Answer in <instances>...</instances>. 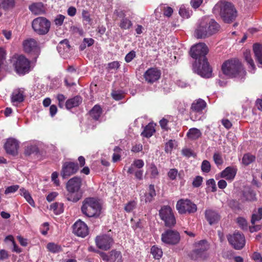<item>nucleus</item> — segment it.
Here are the masks:
<instances>
[{
	"label": "nucleus",
	"mask_w": 262,
	"mask_h": 262,
	"mask_svg": "<svg viewBox=\"0 0 262 262\" xmlns=\"http://www.w3.org/2000/svg\"><path fill=\"white\" fill-rule=\"evenodd\" d=\"M73 233L78 236L84 237L89 234L86 224L81 220L76 222L73 226Z\"/></svg>",
	"instance_id": "dca6fc26"
},
{
	"label": "nucleus",
	"mask_w": 262,
	"mask_h": 262,
	"mask_svg": "<svg viewBox=\"0 0 262 262\" xmlns=\"http://www.w3.org/2000/svg\"><path fill=\"white\" fill-rule=\"evenodd\" d=\"M23 46L24 51L29 53L37 50L38 46L34 39L28 38L23 41Z\"/></svg>",
	"instance_id": "412c9836"
},
{
	"label": "nucleus",
	"mask_w": 262,
	"mask_h": 262,
	"mask_svg": "<svg viewBox=\"0 0 262 262\" xmlns=\"http://www.w3.org/2000/svg\"><path fill=\"white\" fill-rule=\"evenodd\" d=\"M66 198L69 201L77 202L82 198V193L81 191H68Z\"/></svg>",
	"instance_id": "393cba45"
},
{
	"label": "nucleus",
	"mask_w": 262,
	"mask_h": 262,
	"mask_svg": "<svg viewBox=\"0 0 262 262\" xmlns=\"http://www.w3.org/2000/svg\"><path fill=\"white\" fill-rule=\"evenodd\" d=\"M180 240V235L176 230L168 229L164 231L161 235L162 242L167 245H175Z\"/></svg>",
	"instance_id": "9d476101"
},
{
	"label": "nucleus",
	"mask_w": 262,
	"mask_h": 262,
	"mask_svg": "<svg viewBox=\"0 0 262 262\" xmlns=\"http://www.w3.org/2000/svg\"><path fill=\"white\" fill-rule=\"evenodd\" d=\"M19 191L20 195L23 196L32 206H34V202L29 192L24 188L20 189Z\"/></svg>",
	"instance_id": "58836bf2"
},
{
	"label": "nucleus",
	"mask_w": 262,
	"mask_h": 262,
	"mask_svg": "<svg viewBox=\"0 0 262 262\" xmlns=\"http://www.w3.org/2000/svg\"><path fill=\"white\" fill-rule=\"evenodd\" d=\"M32 26L34 31L38 34L45 35L50 30L51 23L45 17H38L33 20Z\"/></svg>",
	"instance_id": "39448f33"
},
{
	"label": "nucleus",
	"mask_w": 262,
	"mask_h": 262,
	"mask_svg": "<svg viewBox=\"0 0 262 262\" xmlns=\"http://www.w3.org/2000/svg\"><path fill=\"white\" fill-rule=\"evenodd\" d=\"M95 243L99 249L107 250L111 248L113 243V239L108 235L102 234L96 237Z\"/></svg>",
	"instance_id": "4468645a"
},
{
	"label": "nucleus",
	"mask_w": 262,
	"mask_h": 262,
	"mask_svg": "<svg viewBox=\"0 0 262 262\" xmlns=\"http://www.w3.org/2000/svg\"><path fill=\"white\" fill-rule=\"evenodd\" d=\"M47 248L49 251L53 253H58L62 251L61 246L54 243H48L47 245Z\"/></svg>",
	"instance_id": "ea45409f"
},
{
	"label": "nucleus",
	"mask_w": 262,
	"mask_h": 262,
	"mask_svg": "<svg viewBox=\"0 0 262 262\" xmlns=\"http://www.w3.org/2000/svg\"><path fill=\"white\" fill-rule=\"evenodd\" d=\"M229 243L236 250L242 249L245 245L246 240L244 235L238 231L227 236Z\"/></svg>",
	"instance_id": "f8f14e48"
},
{
	"label": "nucleus",
	"mask_w": 262,
	"mask_h": 262,
	"mask_svg": "<svg viewBox=\"0 0 262 262\" xmlns=\"http://www.w3.org/2000/svg\"><path fill=\"white\" fill-rule=\"evenodd\" d=\"M155 131L154 124L149 123L144 127L143 131L141 133V136L144 137L149 138L152 136Z\"/></svg>",
	"instance_id": "c756f323"
},
{
	"label": "nucleus",
	"mask_w": 262,
	"mask_h": 262,
	"mask_svg": "<svg viewBox=\"0 0 262 262\" xmlns=\"http://www.w3.org/2000/svg\"><path fill=\"white\" fill-rule=\"evenodd\" d=\"M255 160V157L252 155L247 154L244 155L243 158V163L246 165H248L253 162Z\"/></svg>",
	"instance_id": "09e8293b"
},
{
	"label": "nucleus",
	"mask_w": 262,
	"mask_h": 262,
	"mask_svg": "<svg viewBox=\"0 0 262 262\" xmlns=\"http://www.w3.org/2000/svg\"><path fill=\"white\" fill-rule=\"evenodd\" d=\"M137 206V202L134 200L130 201L124 206V210L126 212L129 213L134 211Z\"/></svg>",
	"instance_id": "a18cd8bd"
},
{
	"label": "nucleus",
	"mask_w": 262,
	"mask_h": 262,
	"mask_svg": "<svg viewBox=\"0 0 262 262\" xmlns=\"http://www.w3.org/2000/svg\"><path fill=\"white\" fill-rule=\"evenodd\" d=\"M213 160L217 165H221L223 163L222 156L219 153H214L213 156Z\"/></svg>",
	"instance_id": "603ef678"
},
{
	"label": "nucleus",
	"mask_w": 262,
	"mask_h": 262,
	"mask_svg": "<svg viewBox=\"0 0 262 262\" xmlns=\"http://www.w3.org/2000/svg\"><path fill=\"white\" fill-rule=\"evenodd\" d=\"M31 12L36 14H41L44 12L43 4L41 3H34L29 7Z\"/></svg>",
	"instance_id": "7c9ffc66"
},
{
	"label": "nucleus",
	"mask_w": 262,
	"mask_h": 262,
	"mask_svg": "<svg viewBox=\"0 0 262 262\" xmlns=\"http://www.w3.org/2000/svg\"><path fill=\"white\" fill-rule=\"evenodd\" d=\"M191 11L186 9L184 6H181L180 8L179 13L180 15L183 18H188L191 14Z\"/></svg>",
	"instance_id": "de8ad7c7"
},
{
	"label": "nucleus",
	"mask_w": 262,
	"mask_h": 262,
	"mask_svg": "<svg viewBox=\"0 0 262 262\" xmlns=\"http://www.w3.org/2000/svg\"><path fill=\"white\" fill-rule=\"evenodd\" d=\"M65 16L61 14L57 15L54 19V22L56 26H60L62 25Z\"/></svg>",
	"instance_id": "3c124183"
},
{
	"label": "nucleus",
	"mask_w": 262,
	"mask_h": 262,
	"mask_svg": "<svg viewBox=\"0 0 262 262\" xmlns=\"http://www.w3.org/2000/svg\"><path fill=\"white\" fill-rule=\"evenodd\" d=\"M206 184L208 187H211V191L212 192H214L216 190L215 182L213 179L208 180L207 181Z\"/></svg>",
	"instance_id": "13d9d810"
},
{
	"label": "nucleus",
	"mask_w": 262,
	"mask_h": 262,
	"mask_svg": "<svg viewBox=\"0 0 262 262\" xmlns=\"http://www.w3.org/2000/svg\"><path fill=\"white\" fill-rule=\"evenodd\" d=\"M120 63L118 61H115L108 63L107 69L108 71L117 70L120 67Z\"/></svg>",
	"instance_id": "6e6d98bb"
},
{
	"label": "nucleus",
	"mask_w": 262,
	"mask_h": 262,
	"mask_svg": "<svg viewBox=\"0 0 262 262\" xmlns=\"http://www.w3.org/2000/svg\"><path fill=\"white\" fill-rule=\"evenodd\" d=\"M82 102L81 97L76 96L73 98L68 99L66 102V107L70 110L74 107L78 106Z\"/></svg>",
	"instance_id": "cd10ccee"
},
{
	"label": "nucleus",
	"mask_w": 262,
	"mask_h": 262,
	"mask_svg": "<svg viewBox=\"0 0 262 262\" xmlns=\"http://www.w3.org/2000/svg\"><path fill=\"white\" fill-rule=\"evenodd\" d=\"M195 249L190 254L189 256L192 259L197 260L199 258L206 257L205 251L209 248V246L206 240H202L195 243Z\"/></svg>",
	"instance_id": "6e6552de"
},
{
	"label": "nucleus",
	"mask_w": 262,
	"mask_h": 262,
	"mask_svg": "<svg viewBox=\"0 0 262 262\" xmlns=\"http://www.w3.org/2000/svg\"><path fill=\"white\" fill-rule=\"evenodd\" d=\"M110 261L111 262H122L121 252L116 250L111 251L110 255Z\"/></svg>",
	"instance_id": "72a5a7b5"
},
{
	"label": "nucleus",
	"mask_w": 262,
	"mask_h": 262,
	"mask_svg": "<svg viewBox=\"0 0 262 262\" xmlns=\"http://www.w3.org/2000/svg\"><path fill=\"white\" fill-rule=\"evenodd\" d=\"M202 177L201 176H197L194 179L192 182V185L194 187H198L202 184Z\"/></svg>",
	"instance_id": "052dcab7"
},
{
	"label": "nucleus",
	"mask_w": 262,
	"mask_h": 262,
	"mask_svg": "<svg viewBox=\"0 0 262 262\" xmlns=\"http://www.w3.org/2000/svg\"><path fill=\"white\" fill-rule=\"evenodd\" d=\"M178 174V171L176 168L170 169L167 173L168 178L171 180H175L176 179Z\"/></svg>",
	"instance_id": "5fc2aeb1"
},
{
	"label": "nucleus",
	"mask_w": 262,
	"mask_h": 262,
	"mask_svg": "<svg viewBox=\"0 0 262 262\" xmlns=\"http://www.w3.org/2000/svg\"><path fill=\"white\" fill-rule=\"evenodd\" d=\"M19 187V186L17 185L9 186L6 189L5 193L7 194L10 193H14L18 189Z\"/></svg>",
	"instance_id": "4d7b16f0"
},
{
	"label": "nucleus",
	"mask_w": 262,
	"mask_h": 262,
	"mask_svg": "<svg viewBox=\"0 0 262 262\" xmlns=\"http://www.w3.org/2000/svg\"><path fill=\"white\" fill-rule=\"evenodd\" d=\"M133 25L132 21L126 17L121 19L119 27L122 29H129Z\"/></svg>",
	"instance_id": "c03bdc74"
},
{
	"label": "nucleus",
	"mask_w": 262,
	"mask_h": 262,
	"mask_svg": "<svg viewBox=\"0 0 262 262\" xmlns=\"http://www.w3.org/2000/svg\"><path fill=\"white\" fill-rule=\"evenodd\" d=\"M144 161L141 159L135 160L128 168V174H134L135 178L138 180H143V170L141 168L144 166Z\"/></svg>",
	"instance_id": "9b49d317"
},
{
	"label": "nucleus",
	"mask_w": 262,
	"mask_h": 262,
	"mask_svg": "<svg viewBox=\"0 0 262 262\" xmlns=\"http://www.w3.org/2000/svg\"><path fill=\"white\" fill-rule=\"evenodd\" d=\"M222 123L223 126L227 129H230L232 127V123L231 122L227 119H224L222 120Z\"/></svg>",
	"instance_id": "774afa93"
},
{
	"label": "nucleus",
	"mask_w": 262,
	"mask_h": 262,
	"mask_svg": "<svg viewBox=\"0 0 262 262\" xmlns=\"http://www.w3.org/2000/svg\"><path fill=\"white\" fill-rule=\"evenodd\" d=\"M102 112V109L100 105H95L90 112V115L94 120H98Z\"/></svg>",
	"instance_id": "473e14b6"
},
{
	"label": "nucleus",
	"mask_w": 262,
	"mask_h": 262,
	"mask_svg": "<svg viewBox=\"0 0 262 262\" xmlns=\"http://www.w3.org/2000/svg\"><path fill=\"white\" fill-rule=\"evenodd\" d=\"M150 173L151 177L153 178H156L159 174V172L158 169L156 165L154 164H151L150 167Z\"/></svg>",
	"instance_id": "bf43d9fd"
},
{
	"label": "nucleus",
	"mask_w": 262,
	"mask_h": 262,
	"mask_svg": "<svg viewBox=\"0 0 262 262\" xmlns=\"http://www.w3.org/2000/svg\"><path fill=\"white\" fill-rule=\"evenodd\" d=\"M262 217V208L258 209V211L252 214L251 219V223L254 225L257 221H259Z\"/></svg>",
	"instance_id": "49530a36"
},
{
	"label": "nucleus",
	"mask_w": 262,
	"mask_h": 262,
	"mask_svg": "<svg viewBox=\"0 0 262 262\" xmlns=\"http://www.w3.org/2000/svg\"><path fill=\"white\" fill-rule=\"evenodd\" d=\"M253 50L256 59L259 64L258 67L262 68V46L257 43L254 44L253 46Z\"/></svg>",
	"instance_id": "bb28decb"
},
{
	"label": "nucleus",
	"mask_w": 262,
	"mask_h": 262,
	"mask_svg": "<svg viewBox=\"0 0 262 262\" xmlns=\"http://www.w3.org/2000/svg\"><path fill=\"white\" fill-rule=\"evenodd\" d=\"M203 0H191L190 4L192 8L196 9L202 4Z\"/></svg>",
	"instance_id": "0e129e2a"
},
{
	"label": "nucleus",
	"mask_w": 262,
	"mask_h": 262,
	"mask_svg": "<svg viewBox=\"0 0 262 262\" xmlns=\"http://www.w3.org/2000/svg\"><path fill=\"white\" fill-rule=\"evenodd\" d=\"M222 69L224 74L230 77H239L242 79L246 73L241 63L235 59L225 61L222 65Z\"/></svg>",
	"instance_id": "7ed1b4c3"
},
{
	"label": "nucleus",
	"mask_w": 262,
	"mask_h": 262,
	"mask_svg": "<svg viewBox=\"0 0 262 262\" xmlns=\"http://www.w3.org/2000/svg\"><path fill=\"white\" fill-rule=\"evenodd\" d=\"M206 106V102L202 99H198L195 100L191 104V109L195 112H200Z\"/></svg>",
	"instance_id": "a878e982"
},
{
	"label": "nucleus",
	"mask_w": 262,
	"mask_h": 262,
	"mask_svg": "<svg viewBox=\"0 0 262 262\" xmlns=\"http://www.w3.org/2000/svg\"><path fill=\"white\" fill-rule=\"evenodd\" d=\"M211 169V165L209 161L207 160H204L202 162L201 165V169L203 172L208 173L210 171Z\"/></svg>",
	"instance_id": "8fccbe9b"
},
{
	"label": "nucleus",
	"mask_w": 262,
	"mask_h": 262,
	"mask_svg": "<svg viewBox=\"0 0 262 262\" xmlns=\"http://www.w3.org/2000/svg\"><path fill=\"white\" fill-rule=\"evenodd\" d=\"M176 209L180 214H192L197 211L196 205L188 199H180L176 204Z\"/></svg>",
	"instance_id": "0eeeda50"
},
{
	"label": "nucleus",
	"mask_w": 262,
	"mask_h": 262,
	"mask_svg": "<svg viewBox=\"0 0 262 262\" xmlns=\"http://www.w3.org/2000/svg\"><path fill=\"white\" fill-rule=\"evenodd\" d=\"M244 56L245 60L249 65V68H250L252 70H254L255 69V66L254 64V61L251 57L250 51L249 50H246L244 53Z\"/></svg>",
	"instance_id": "4c0bfd02"
},
{
	"label": "nucleus",
	"mask_w": 262,
	"mask_h": 262,
	"mask_svg": "<svg viewBox=\"0 0 262 262\" xmlns=\"http://www.w3.org/2000/svg\"><path fill=\"white\" fill-rule=\"evenodd\" d=\"M143 76L146 82L151 84L160 78L161 72L157 68H151L144 73Z\"/></svg>",
	"instance_id": "f3484780"
},
{
	"label": "nucleus",
	"mask_w": 262,
	"mask_h": 262,
	"mask_svg": "<svg viewBox=\"0 0 262 262\" xmlns=\"http://www.w3.org/2000/svg\"><path fill=\"white\" fill-rule=\"evenodd\" d=\"M255 193L253 190L251 189L244 190L243 192V196L246 201H253L256 199Z\"/></svg>",
	"instance_id": "a19ab883"
},
{
	"label": "nucleus",
	"mask_w": 262,
	"mask_h": 262,
	"mask_svg": "<svg viewBox=\"0 0 262 262\" xmlns=\"http://www.w3.org/2000/svg\"><path fill=\"white\" fill-rule=\"evenodd\" d=\"M208 52V49L206 45L203 42L197 43L192 46L190 49L191 56L199 61L206 59V55Z\"/></svg>",
	"instance_id": "1a4fd4ad"
},
{
	"label": "nucleus",
	"mask_w": 262,
	"mask_h": 262,
	"mask_svg": "<svg viewBox=\"0 0 262 262\" xmlns=\"http://www.w3.org/2000/svg\"><path fill=\"white\" fill-rule=\"evenodd\" d=\"M50 209L53 211L56 214H60L63 211V204L62 203H54L50 205Z\"/></svg>",
	"instance_id": "f704fd0d"
},
{
	"label": "nucleus",
	"mask_w": 262,
	"mask_h": 262,
	"mask_svg": "<svg viewBox=\"0 0 262 262\" xmlns=\"http://www.w3.org/2000/svg\"><path fill=\"white\" fill-rule=\"evenodd\" d=\"M11 98V101L13 103L23 102L24 99L23 91L20 89L14 90L12 93Z\"/></svg>",
	"instance_id": "c85d7f7f"
},
{
	"label": "nucleus",
	"mask_w": 262,
	"mask_h": 262,
	"mask_svg": "<svg viewBox=\"0 0 262 262\" xmlns=\"http://www.w3.org/2000/svg\"><path fill=\"white\" fill-rule=\"evenodd\" d=\"M4 147L7 154L16 156L18 154L19 142L14 138H9L5 143Z\"/></svg>",
	"instance_id": "6ab92c4d"
},
{
	"label": "nucleus",
	"mask_w": 262,
	"mask_h": 262,
	"mask_svg": "<svg viewBox=\"0 0 262 262\" xmlns=\"http://www.w3.org/2000/svg\"><path fill=\"white\" fill-rule=\"evenodd\" d=\"M14 4V0H0V7L4 10L13 8Z\"/></svg>",
	"instance_id": "79ce46f5"
},
{
	"label": "nucleus",
	"mask_w": 262,
	"mask_h": 262,
	"mask_svg": "<svg viewBox=\"0 0 262 262\" xmlns=\"http://www.w3.org/2000/svg\"><path fill=\"white\" fill-rule=\"evenodd\" d=\"M136 56V53L134 51L129 52L125 57V60L127 62H130Z\"/></svg>",
	"instance_id": "680f3d73"
},
{
	"label": "nucleus",
	"mask_w": 262,
	"mask_h": 262,
	"mask_svg": "<svg viewBox=\"0 0 262 262\" xmlns=\"http://www.w3.org/2000/svg\"><path fill=\"white\" fill-rule=\"evenodd\" d=\"M38 149L36 144H29L25 148L24 154L26 156H30L33 154L37 153Z\"/></svg>",
	"instance_id": "c9c22d12"
},
{
	"label": "nucleus",
	"mask_w": 262,
	"mask_h": 262,
	"mask_svg": "<svg viewBox=\"0 0 262 262\" xmlns=\"http://www.w3.org/2000/svg\"><path fill=\"white\" fill-rule=\"evenodd\" d=\"M202 135L201 131L196 128H192L189 129L187 136L189 139L195 140L199 138Z\"/></svg>",
	"instance_id": "2f4dec72"
},
{
	"label": "nucleus",
	"mask_w": 262,
	"mask_h": 262,
	"mask_svg": "<svg viewBox=\"0 0 262 262\" xmlns=\"http://www.w3.org/2000/svg\"><path fill=\"white\" fill-rule=\"evenodd\" d=\"M78 169V164L72 162H66L62 165L60 175L63 179H67L76 173Z\"/></svg>",
	"instance_id": "2eb2a0df"
},
{
	"label": "nucleus",
	"mask_w": 262,
	"mask_h": 262,
	"mask_svg": "<svg viewBox=\"0 0 262 262\" xmlns=\"http://www.w3.org/2000/svg\"><path fill=\"white\" fill-rule=\"evenodd\" d=\"M252 258L256 262H262V256L258 252H254L252 255Z\"/></svg>",
	"instance_id": "69168bd1"
},
{
	"label": "nucleus",
	"mask_w": 262,
	"mask_h": 262,
	"mask_svg": "<svg viewBox=\"0 0 262 262\" xmlns=\"http://www.w3.org/2000/svg\"><path fill=\"white\" fill-rule=\"evenodd\" d=\"M213 12L215 14H219L227 23L232 22L237 16L236 11L233 5L231 3L224 1H222L215 5Z\"/></svg>",
	"instance_id": "f257e3e1"
},
{
	"label": "nucleus",
	"mask_w": 262,
	"mask_h": 262,
	"mask_svg": "<svg viewBox=\"0 0 262 262\" xmlns=\"http://www.w3.org/2000/svg\"><path fill=\"white\" fill-rule=\"evenodd\" d=\"M150 252L156 259H160L163 255L162 249L156 246H153L151 248Z\"/></svg>",
	"instance_id": "e433bc0d"
},
{
	"label": "nucleus",
	"mask_w": 262,
	"mask_h": 262,
	"mask_svg": "<svg viewBox=\"0 0 262 262\" xmlns=\"http://www.w3.org/2000/svg\"><path fill=\"white\" fill-rule=\"evenodd\" d=\"M159 214L161 220L164 222L166 227H171L176 224V219L172 210L169 206H163L159 211Z\"/></svg>",
	"instance_id": "423d86ee"
},
{
	"label": "nucleus",
	"mask_w": 262,
	"mask_h": 262,
	"mask_svg": "<svg viewBox=\"0 0 262 262\" xmlns=\"http://www.w3.org/2000/svg\"><path fill=\"white\" fill-rule=\"evenodd\" d=\"M197 38H204L210 36V35L207 29V23L204 18H202L194 32Z\"/></svg>",
	"instance_id": "a211bd4d"
},
{
	"label": "nucleus",
	"mask_w": 262,
	"mask_h": 262,
	"mask_svg": "<svg viewBox=\"0 0 262 262\" xmlns=\"http://www.w3.org/2000/svg\"><path fill=\"white\" fill-rule=\"evenodd\" d=\"M82 185L81 178L78 177H74L70 179L66 185L67 191H80Z\"/></svg>",
	"instance_id": "aec40b11"
},
{
	"label": "nucleus",
	"mask_w": 262,
	"mask_h": 262,
	"mask_svg": "<svg viewBox=\"0 0 262 262\" xmlns=\"http://www.w3.org/2000/svg\"><path fill=\"white\" fill-rule=\"evenodd\" d=\"M207 23V29L211 35L217 33L220 29V26L213 19H209V18H204Z\"/></svg>",
	"instance_id": "b1692460"
},
{
	"label": "nucleus",
	"mask_w": 262,
	"mask_h": 262,
	"mask_svg": "<svg viewBox=\"0 0 262 262\" xmlns=\"http://www.w3.org/2000/svg\"><path fill=\"white\" fill-rule=\"evenodd\" d=\"M156 193L155 190L154 186L153 185H150L149 186L148 192L146 195L145 202H151L154 198L156 196Z\"/></svg>",
	"instance_id": "37998d69"
},
{
	"label": "nucleus",
	"mask_w": 262,
	"mask_h": 262,
	"mask_svg": "<svg viewBox=\"0 0 262 262\" xmlns=\"http://www.w3.org/2000/svg\"><path fill=\"white\" fill-rule=\"evenodd\" d=\"M237 223L242 229L246 230L247 229V222L244 218H237Z\"/></svg>",
	"instance_id": "864d4df0"
},
{
	"label": "nucleus",
	"mask_w": 262,
	"mask_h": 262,
	"mask_svg": "<svg viewBox=\"0 0 262 262\" xmlns=\"http://www.w3.org/2000/svg\"><path fill=\"white\" fill-rule=\"evenodd\" d=\"M236 170L232 167H227L221 173V177L227 181H232L235 178Z\"/></svg>",
	"instance_id": "5701e85b"
},
{
	"label": "nucleus",
	"mask_w": 262,
	"mask_h": 262,
	"mask_svg": "<svg viewBox=\"0 0 262 262\" xmlns=\"http://www.w3.org/2000/svg\"><path fill=\"white\" fill-rule=\"evenodd\" d=\"M173 142V141L169 140L168 142L166 143L165 150L166 152H169L171 151L174 146Z\"/></svg>",
	"instance_id": "e2e57ef3"
},
{
	"label": "nucleus",
	"mask_w": 262,
	"mask_h": 262,
	"mask_svg": "<svg viewBox=\"0 0 262 262\" xmlns=\"http://www.w3.org/2000/svg\"><path fill=\"white\" fill-rule=\"evenodd\" d=\"M205 218L210 225L216 223L220 219V215L215 211L207 209L205 212Z\"/></svg>",
	"instance_id": "4be33fe9"
},
{
	"label": "nucleus",
	"mask_w": 262,
	"mask_h": 262,
	"mask_svg": "<svg viewBox=\"0 0 262 262\" xmlns=\"http://www.w3.org/2000/svg\"><path fill=\"white\" fill-rule=\"evenodd\" d=\"M58 173L57 172H54L51 176L52 180L54 182L56 186H59L60 184L59 181L57 179Z\"/></svg>",
	"instance_id": "338daca9"
},
{
	"label": "nucleus",
	"mask_w": 262,
	"mask_h": 262,
	"mask_svg": "<svg viewBox=\"0 0 262 262\" xmlns=\"http://www.w3.org/2000/svg\"><path fill=\"white\" fill-rule=\"evenodd\" d=\"M13 64L16 72L20 75L28 73L30 71V61L23 55L15 57Z\"/></svg>",
	"instance_id": "20e7f679"
},
{
	"label": "nucleus",
	"mask_w": 262,
	"mask_h": 262,
	"mask_svg": "<svg viewBox=\"0 0 262 262\" xmlns=\"http://www.w3.org/2000/svg\"><path fill=\"white\" fill-rule=\"evenodd\" d=\"M194 69L201 76L205 78L211 77L212 70L209 66L207 59L198 61V65L195 61L193 65Z\"/></svg>",
	"instance_id": "ddd939ff"
},
{
	"label": "nucleus",
	"mask_w": 262,
	"mask_h": 262,
	"mask_svg": "<svg viewBox=\"0 0 262 262\" xmlns=\"http://www.w3.org/2000/svg\"><path fill=\"white\" fill-rule=\"evenodd\" d=\"M99 202L94 198H88L82 202L81 210L83 214L89 217H98L101 212Z\"/></svg>",
	"instance_id": "f03ea898"
}]
</instances>
